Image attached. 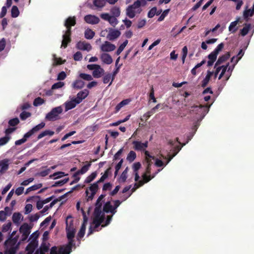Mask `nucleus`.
<instances>
[{
	"instance_id": "nucleus-1",
	"label": "nucleus",
	"mask_w": 254,
	"mask_h": 254,
	"mask_svg": "<svg viewBox=\"0 0 254 254\" xmlns=\"http://www.w3.org/2000/svg\"><path fill=\"white\" fill-rule=\"evenodd\" d=\"M16 233L14 231L9 235V238L4 243V254H15L19 248V244H17L18 236L14 237Z\"/></svg>"
},
{
	"instance_id": "nucleus-2",
	"label": "nucleus",
	"mask_w": 254,
	"mask_h": 254,
	"mask_svg": "<svg viewBox=\"0 0 254 254\" xmlns=\"http://www.w3.org/2000/svg\"><path fill=\"white\" fill-rule=\"evenodd\" d=\"M146 4L145 0H137L127 8L126 15L130 18H133L136 14H139L141 12V6H144Z\"/></svg>"
},
{
	"instance_id": "nucleus-3",
	"label": "nucleus",
	"mask_w": 254,
	"mask_h": 254,
	"mask_svg": "<svg viewBox=\"0 0 254 254\" xmlns=\"http://www.w3.org/2000/svg\"><path fill=\"white\" fill-rule=\"evenodd\" d=\"M63 109L61 106L53 108L45 117V120L48 121H55L61 119L60 115L62 113Z\"/></svg>"
},
{
	"instance_id": "nucleus-4",
	"label": "nucleus",
	"mask_w": 254,
	"mask_h": 254,
	"mask_svg": "<svg viewBox=\"0 0 254 254\" xmlns=\"http://www.w3.org/2000/svg\"><path fill=\"white\" fill-rule=\"evenodd\" d=\"M209 111V107L207 105L203 106L200 105L199 106H193L191 107L190 113V114L195 113L204 117Z\"/></svg>"
},
{
	"instance_id": "nucleus-5",
	"label": "nucleus",
	"mask_w": 254,
	"mask_h": 254,
	"mask_svg": "<svg viewBox=\"0 0 254 254\" xmlns=\"http://www.w3.org/2000/svg\"><path fill=\"white\" fill-rule=\"evenodd\" d=\"M68 243L62 246L59 249V254H69L72 251V248L75 246L73 239H68Z\"/></svg>"
},
{
	"instance_id": "nucleus-6",
	"label": "nucleus",
	"mask_w": 254,
	"mask_h": 254,
	"mask_svg": "<svg viewBox=\"0 0 254 254\" xmlns=\"http://www.w3.org/2000/svg\"><path fill=\"white\" fill-rule=\"evenodd\" d=\"M98 185L97 183L95 182L91 185V186L89 187L88 189H86L85 193L87 198V201L91 200L93 199L94 195L98 190Z\"/></svg>"
},
{
	"instance_id": "nucleus-7",
	"label": "nucleus",
	"mask_w": 254,
	"mask_h": 254,
	"mask_svg": "<svg viewBox=\"0 0 254 254\" xmlns=\"http://www.w3.org/2000/svg\"><path fill=\"white\" fill-rule=\"evenodd\" d=\"M31 227L27 223H23L19 228V232L22 234L21 241H25L30 233Z\"/></svg>"
},
{
	"instance_id": "nucleus-8",
	"label": "nucleus",
	"mask_w": 254,
	"mask_h": 254,
	"mask_svg": "<svg viewBox=\"0 0 254 254\" xmlns=\"http://www.w3.org/2000/svg\"><path fill=\"white\" fill-rule=\"evenodd\" d=\"M76 24V17L75 16H69L65 21L64 25L66 28L67 32L69 31H71V26H73Z\"/></svg>"
},
{
	"instance_id": "nucleus-9",
	"label": "nucleus",
	"mask_w": 254,
	"mask_h": 254,
	"mask_svg": "<svg viewBox=\"0 0 254 254\" xmlns=\"http://www.w3.org/2000/svg\"><path fill=\"white\" fill-rule=\"evenodd\" d=\"M71 31H69V32H67V30H66L64 32V34L63 35V40L62 42V45L61 47H63L64 48H65L67 47V45L70 43L71 39Z\"/></svg>"
},
{
	"instance_id": "nucleus-10",
	"label": "nucleus",
	"mask_w": 254,
	"mask_h": 254,
	"mask_svg": "<svg viewBox=\"0 0 254 254\" xmlns=\"http://www.w3.org/2000/svg\"><path fill=\"white\" fill-rule=\"evenodd\" d=\"M121 34V33L119 30L111 28L107 36V38L110 41H114L119 37Z\"/></svg>"
},
{
	"instance_id": "nucleus-11",
	"label": "nucleus",
	"mask_w": 254,
	"mask_h": 254,
	"mask_svg": "<svg viewBox=\"0 0 254 254\" xmlns=\"http://www.w3.org/2000/svg\"><path fill=\"white\" fill-rule=\"evenodd\" d=\"M37 246L38 241L36 238H34L26 247V250L27 251V254H33Z\"/></svg>"
},
{
	"instance_id": "nucleus-12",
	"label": "nucleus",
	"mask_w": 254,
	"mask_h": 254,
	"mask_svg": "<svg viewBox=\"0 0 254 254\" xmlns=\"http://www.w3.org/2000/svg\"><path fill=\"white\" fill-rule=\"evenodd\" d=\"M76 47L80 50L87 51H90L92 49V46L90 44L87 43L86 41H81L77 42Z\"/></svg>"
},
{
	"instance_id": "nucleus-13",
	"label": "nucleus",
	"mask_w": 254,
	"mask_h": 254,
	"mask_svg": "<svg viewBox=\"0 0 254 254\" xmlns=\"http://www.w3.org/2000/svg\"><path fill=\"white\" fill-rule=\"evenodd\" d=\"M87 222V218L86 215H84L83 216V222L82 224L80 230L77 234V239L78 241H79V239L83 238L84 236Z\"/></svg>"
},
{
	"instance_id": "nucleus-14",
	"label": "nucleus",
	"mask_w": 254,
	"mask_h": 254,
	"mask_svg": "<svg viewBox=\"0 0 254 254\" xmlns=\"http://www.w3.org/2000/svg\"><path fill=\"white\" fill-rule=\"evenodd\" d=\"M133 148L137 151H141L145 149L148 146V141L142 143L139 141H133L132 142Z\"/></svg>"
},
{
	"instance_id": "nucleus-15",
	"label": "nucleus",
	"mask_w": 254,
	"mask_h": 254,
	"mask_svg": "<svg viewBox=\"0 0 254 254\" xmlns=\"http://www.w3.org/2000/svg\"><path fill=\"white\" fill-rule=\"evenodd\" d=\"M84 19L86 23L91 24H96L100 21V19L97 16L91 14L85 16Z\"/></svg>"
},
{
	"instance_id": "nucleus-16",
	"label": "nucleus",
	"mask_w": 254,
	"mask_h": 254,
	"mask_svg": "<svg viewBox=\"0 0 254 254\" xmlns=\"http://www.w3.org/2000/svg\"><path fill=\"white\" fill-rule=\"evenodd\" d=\"M115 49V45L108 41H105L101 46V50L103 52H111Z\"/></svg>"
},
{
	"instance_id": "nucleus-17",
	"label": "nucleus",
	"mask_w": 254,
	"mask_h": 254,
	"mask_svg": "<svg viewBox=\"0 0 254 254\" xmlns=\"http://www.w3.org/2000/svg\"><path fill=\"white\" fill-rule=\"evenodd\" d=\"M9 160L4 159L0 161V175L4 173L9 168Z\"/></svg>"
},
{
	"instance_id": "nucleus-18",
	"label": "nucleus",
	"mask_w": 254,
	"mask_h": 254,
	"mask_svg": "<svg viewBox=\"0 0 254 254\" xmlns=\"http://www.w3.org/2000/svg\"><path fill=\"white\" fill-rule=\"evenodd\" d=\"M89 94V91L87 89H84L79 92L77 94V97L75 99L77 103H80Z\"/></svg>"
},
{
	"instance_id": "nucleus-19",
	"label": "nucleus",
	"mask_w": 254,
	"mask_h": 254,
	"mask_svg": "<svg viewBox=\"0 0 254 254\" xmlns=\"http://www.w3.org/2000/svg\"><path fill=\"white\" fill-rule=\"evenodd\" d=\"M230 57V54L229 52H227L226 54L220 56L216 61L214 67H216L217 66L220 65L222 63L226 62Z\"/></svg>"
},
{
	"instance_id": "nucleus-20",
	"label": "nucleus",
	"mask_w": 254,
	"mask_h": 254,
	"mask_svg": "<svg viewBox=\"0 0 254 254\" xmlns=\"http://www.w3.org/2000/svg\"><path fill=\"white\" fill-rule=\"evenodd\" d=\"M12 220L15 224L18 225L20 221L23 220V217L20 213L14 212L12 216Z\"/></svg>"
},
{
	"instance_id": "nucleus-21",
	"label": "nucleus",
	"mask_w": 254,
	"mask_h": 254,
	"mask_svg": "<svg viewBox=\"0 0 254 254\" xmlns=\"http://www.w3.org/2000/svg\"><path fill=\"white\" fill-rule=\"evenodd\" d=\"M79 103H77V100L75 98L71 101L66 102L65 103V111H67L74 108Z\"/></svg>"
},
{
	"instance_id": "nucleus-22",
	"label": "nucleus",
	"mask_w": 254,
	"mask_h": 254,
	"mask_svg": "<svg viewBox=\"0 0 254 254\" xmlns=\"http://www.w3.org/2000/svg\"><path fill=\"white\" fill-rule=\"evenodd\" d=\"M100 58L103 63L107 64H110L113 62V59L111 56L107 53L101 54Z\"/></svg>"
},
{
	"instance_id": "nucleus-23",
	"label": "nucleus",
	"mask_w": 254,
	"mask_h": 254,
	"mask_svg": "<svg viewBox=\"0 0 254 254\" xmlns=\"http://www.w3.org/2000/svg\"><path fill=\"white\" fill-rule=\"evenodd\" d=\"M186 144L184 143L182 145V146H177L174 149V153L172 155H169L168 157L166 158L165 159H167L166 164H167L181 150L182 147L184 146Z\"/></svg>"
},
{
	"instance_id": "nucleus-24",
	"label": "nucleus",
	"mask_w": 254,
	"mask_h": 254,
	"mask_svg": "<svg viewBox=\"0 0 254 254\" xmlns=\"http://www.w3.org/2000/svg\"><path fill=\"white\" fill-rule=\"evenodd\" d=\"M65 229L67 239H73L75 233V230L74 228H72L71 227H68V226H66Z\"/></svg>"
},
{
	"instance_id": "nucleus-25",
	"label": "nucleus",
	"mask_w": 254,
	"mask_h": 254,
	"mask_svg": "<svg viewBox=\"0 0 254 254\" xmlns=\"http://www.w3.org/2000/svg\"><path fill=\"white\" fill-rule=\"evenodd\" d=\"M254 15V12H252L251 9H248V6H246V9L243 12V17L246 22L249 20V17H251Z\"/></svg>"
},
{
	"instance_id": "nucleus-26",
	"label": "nucleus",
	"mask_w": 254,
	"mask_h": 254,
	"mask_svg": "<svg viewBox=\"0 0 254 254\" xmlns=\"http://www.w3.org/2000/svg\"><path fill=\"white\" fill-rule=\"evenodd\" d=\"M90 166L91 164L90 163H88L87 164L83 166L80 170L77 171L73 175V177H77L79 174H83L85 173L89 170Z\"/></svg>"
},
{
	"instance_id": "nucleus-27",
	"label": "nucleus",
	"mask_w": 254,
	"mask_h": 254,
	"mask_svg": "<svg viewBox=\"0 0 254 254\" xmlns=\"http://www.w3.org/2000/svg\"><path fill=\"white\" fill-rule=\"evenodd\" d=\"M104 73V70L102 68L101 66L100 68H96L92 72V75L94 78H100Z\"/></svg>"
},
{
	"instance_id": "nucleus-28",
	"label": "nucleus",
	"mask_w": 254,
	"mask_h": 254,
	"mask_svg": "<svg viewBox=\"0 0 254 254\" xmlns=\"http://www.w3.org/2000/svg\"><path fill=\"white\" fill-rule=\"evenodd\" d=\"M103 211L106 213L111 212L113 214H115L113 210V206L111 205L110 201H107L103 206Z\"/></svg>"
},
{
	"instance_id": "nucleus-29",
	"label": "nucleus",
	"mask_w": 254,
	"mask_h": 254,
	"mask_svg": "<svg viewBox=\"0 0 254 254\" xmlns=\"http://www.w3.org/2000/svg\"><path fill=\"white\" fill-rule=\"evenodd\" d=\"M240 19V17L237 18L236 20L235 21L232 22L229 26V30L233 33H234L238 30V28L236 27L237 25L238 24L239 20Z\"/></svg>"
},
{
	"instance_id": "nucleus-30",
	"label": "nucleus",
	"mask_w": 254,
	"mask_h": 254,
	"mask_svg": "<svg viewBox=\"0 0 254 254\" xmlns=\"http://www.w3.org/2000/svg\"><path fill=\"white\" fill-rule=\"evenodd\" d=\"M84 86V82L79 79L76 80L72 83V87L74 89H80L82 88Z\"/></svg>"
},
{
	"instance_id": "nucleus-31",
	"label": "nucleus",
	"mask_w": 254,
	"mask_h": 254,
	"mask_svg": "<svg viewBox=\"0 0 254 254\" xmlns=\"http://www.w3.org/2000/svg\"><path fill=\"white\" fill-rule=\"evenodd\" d=\"M251 27V24L250 23L245 24V26L240 30V34L242 36H246L250 31Z\"/></svg>"
},
{
	"instance_id": "nucleus-32",
	"label": "nucleus",
	"mask_w": 254,
	"mask_h": 254,
	"mask_svg": "<svg viewBox=\"0 0 254 254\" xmlns=\"http://www.w3.org/2000/svg\"><path fill=\"white\" fill-rule=\"evenodd\" d=\"M93 3L97 8H102L105 5L106 1L105 0H94Z\"/></svg>"
},
{
	"instance_id": "nucleus-33",
	"label": "nucleus",
	"mask_w": 254,
	"mask_h": 254,
	"mask_svg": "<svg viewBox=\"0 0 254 254\" xmlns=\"http://www.w3.org/2000/svg\"><path fill=\"white\" fill-rule=\"evenodd\" d=\"M104 220V215H102L101 217H95L93 223L95 224V228H98Z\"/></svg>"
},
{
	"instance_id": "nucleus-34",
	"label": "nucleus",
	"mask_w": 254,
	"mask_h": 254,
	"mask_svg": "<svg viewBox=\"0 0 254 254\" xmlns=\"http://www.w3.org/2000/svg\"><path fill=\"white\" fill-rule=\"evenodd\" d=\"M95 35V32L90 29H87L84 33L85 38L87 39H92Z\"/></svg>"
},
{
	"instance_id": "nucleus-35",
	"label": "nucleus",
	"mask_w": 254,
	"mask_h": 254,
	"mask_svg": "<svg viewBox=\"0 0 254 254\" xmlns=\"http://www.w3.org/2000/svg\"><path fill=\"white\" fill-rule=\"evenodd\" d=\"M53 56V60H54V63H53V65L54 66L62 64H64V63L65 62V60L63 61L61 58H57L55 54H54Z\"/></svg>"
},
{
	"instance_id": "nucleus-36",
	"label": "nucleus",
	"mask_w": 254,
	"mask_h": 254,
	"mask_svg": "<svg viewBox=\"0 0 254 254\" xmlns=\"http://www.w3.org/2000/svg\"><path fill=\"white\" fill-rule=\"evenodd\" d=\"M19 15V11L17 6L13 5L11 9V16L13 18H16Z\"/></svg>"
},
{
	"instance_id": "nucleus-37",
	"label": "nucleus",
	"mask_w": 254,
	"mask_h": 254,
	"mask_svg": "<svg viewBox=\"0 0 254 254\" xmlns=\"http://www.w3.org/2000/svg\"><path fill=\"white\" fill-rule=\"evenodd\" d=\"M160 171V169L158 170V171L157 172L155 173V174L154 175H153L152 176H151L150 175H148V174H143V176H142V178H143V181L145 183H148V182H149L152 179H153L155 176V175Z\"/></svg>"
},
{
	"instance_id": "nucleus-38",
	"label": "nucleus",
	"mask_w": 254,
	"mask_h": 254,
	"mask_svg": "<svg viewBox=\"0 0 254 254\" xmlns=\"http://www.w3.org/2000/svg\"><path fill=\"white\" fill-rule=\"evenodd\" d=\"M97 174L96 172H94L91 173V174L88 176L85 180L84 183L86 184H89L94 180L96 177Z\"/></svg>"
},
{
	"instance_id": "nucleus-39",
	"label": "nucleus",
	"mask_w": 254,
	"mask_h": 254,
	"mask_svg": "<svg viewBox=\"0 0 254 254\" xmlns=\"http://www.w3.org/2000/svg\"><path fill=\"white\" fill-rule=\"evenodd\" d=\"M38 250L40 252V254H45L46 253L48 252L49 247L46 243H43Z\"/></svg>"
},
{
	"instance_id": "nucleus-40",
	"label": "nucleus",
	"mask_w": 254,
	"mask_h": 254,
	"mask_svg": "<svg viewBox=\"0 0 254 254\" xmlns=\"http://www.w3.org/2000/svg\"><path fill=\"white\" fill-rule=\"evenodd\" d=\"M69 180V178H65L63 180H60L59 181L56 182L54 184L52 185L51 187H57L59 186H62L66 183Z\"/></svg>"
},
{
	"instance_id": "nucleus-41",
	"label": "nucleus",
	"mask_w": 254,
	"mask_h": 254,
	"mask_svg": "<svg viewBox=\"0 0 254 254\" xmlns=\"http://www.w3.org/2000/svg\"><path fill=\"white\" fill-rule=\"evenodd\" d=\"M67 195V193H65L64 194L58 198L55 199L53 200L49 205V207L52 208L56 203H57L58 201H60L64 198L65 196Z\"/></svg>"
},
{
	"instance_id": "nucleus-42",
	"label": "nucleus",
	"mask_w": 254,
	"mask_h": 254,
	"mask_svg": "<svg viewBox=\"0 0 254 254\" xmlns=\"http://www.w3.org/2000/svg\"><path fill=\"white\" fill-rule=\"evenodd\" d=\"M136 157V153L133 151H130L128 154L127 159L130 162L135 160Z\"/></svg>"
},
{
	"instance_id": "nucleus-43",
	"label": "nucleus",
	"mask_w": 254,
	"mask_h": 254,
	"mask_svg": "<svg viewBox=\"0 0 254 254\" xmlns=\"http://www.w3.org/2000/svg\"><path fill=\"white\" fill-rule=\"evenodd\" d=\"M45 126V123L44 122H41L40 124H39L37 125V126H35L34 127H33L31 129V130L34 133L38 131L39 130H40V129L43 128V127H44Z\"/></svg>"
},
{
	"instance_id": "nucleus-44",
	"label": "nucleus",
	"mask_w": 254,
	"mask_h": 254,
	"mask_svg": "<svg viewBox=\"0 0 254 254\" xmlns=\"http://www.w3.org/2000/svg\"><path fill=\"white\" fill-rule=\"evenodd\" d=\"M127 43L128 41L126 40L120 46V47H119L116 52V54L117 55H119L122 53V52L124 50L126 46L127 45Z\"/></svg>"
},
{
	"instance_id": "nucleus-45",
	"label": "nucleus",
	"mask_w": 254,
	"mask_h": 254,
	"mask_svg": "<svg viewBox=\"0 0 254 254\" xmlns=\"http://www.w3.org/2000/svg\"><path fill=\"white\" fill-rule=\"evenodd\" d=\"M111 13L113 16L119 17L121 13L120 8L117 7H114L111 9Z\"/></svg>"
},
{
	"instance_id": "nucleus-46",
	"label": "nucleus",
	"mask_w": 254,
	"mask_h": 254,
	"mask_svg": "<svg viewBox=\"0 0 254 254\" xmlns=\"http://www.w3.org/2000/svg\"><path fill=\"white\" fill-rule=\"evenodd\" d=\"M65 174L64 172H56L55 173H54L52 175H51L50 176V178H53L54 179H59V178H60L64 176H65Z\"/></svg>"
},
{
	"instance_id": "nucleus-47",
	"label": "nucleus",
	"mask_w": 254,
	"mask_h": 254,
	"mask_svg": "<svg viewBox=\"0 0 254 254\" xmlns=\"http://www.w3.org/2000/svg\"><path fill=\"white\" fill-rule=\"evenodd\" d=\"M229 65V63H228L225 65L219 66V67H221V70H222V71L218 77L219 79H220L223 76L227 69Z\"/></svg>"
},
{
	"instance_id": "nucleus-48",
	"label": "nucleus",
	"mask_w": 254,
	"mask_h": 254,
	"mask_svg": "<svg viewBox=\"0 0 254 254\" xmlns=\"http://www.w3.org/2000/svg\"><path fill=\"white\" fill-rule=\"evenodd\" d=\"M45 102V100L41 97H37L35 98L33 102V105L34 106H38L42 105Z\"/></svg>"
},
{
	"instance_id": "nucleus-49",
	"label": "nucleus",
	"mask_w": 254,
	"mask_h": 254,
	"mask_svg": "<svg viewBox=\"0 0 254 254\" xmlns=\"http://www.w3.org/2000/svg\"><path fill=\"white\" fill-rule=\"evenodd\" d=\"M79 76L81 79L86 81H91L93 79L92 76L88 74L81 73Z\"/></svg>"
},
{
	"instance_id": "nucleus-50",
	"label": "nucleus",
	"mask_w": 254,
	"mask_h": 254,
	"mask_svg": "<svg viewBox=\"0 0 254 254\" xmlns=\"http://www.w3.org/2000/svg\"><path fill=\"white\" fill-rule=\"evenodd\" d=\"M102 213V208H101L100 206L95 207L94 211V214L95 217H101Z\"/></svg>"
},
{
	"instance_id": "nucleus-51",
	"label": "nucleus",
	"mask_w": 254,
	"mask_h": 254,
	"mask_svg": "<svg viewBox=\"0 0 254 254\" xmlns=\"http://www.w3.org/2000/svg\"><path fill=\"white\" fill-rule=\"evenodd\" d=\"M128 168L127 167L123 171L120 176V180L122 182H125L127 179V173L128 172Z\"/></svg>"
},
{
	"instance_id": "nucleus-52",
	"label": "nucleus",
	"mask_w": 254,
	"mask_h": 254,
	"mask_svg": "<svg viewBox=\"0 0 254 254\" xmlns=\"http://www.w3.org/2000/svg\"><path fill=\"white\" fill-rule=\"evenodd\" d=\"M19 123V120L17 118H14L10 119L8 121V125L11 127H15Z\"/></svg>"
},
{
	"instance_id": "nucleus-53",
	"label": "nucleus",
	"mask_w": 254,
	"mask_h": 254,
	"mask_svg": "<svg viewBox=\"0 0 254 254\" xmlns=\"http://www.w3.org/2000/svg\"><path fill=\"white\" fill-rule=\"evenodd\" d=\"M31 116V114L28 112L23 111L20 114V118L21 120L24 121Z\"/></svg>"
},
{
	"instance_id": "nucleus-54",
	"label": "nucleus",
	"mask_w": 254,
	"mask_h": 254,
	"mask_svg": "<svg viewBox=\"0 0 254 254\" xmlns=\"http://www.w3.org/2000/svg\"><path fill=\"white\" fill-rule=\"evenodd\" d=\"M108 22L109 23L113 26V27H115L118 23V19H117L116 17L111 16Z\"/></svg>"
},
{
	"instance_id": "nucleus-55",
	"label": "nucleus",
	"mask_w": 254,
	"mask_h": 254,
	"mask_svg": "<svg viewBox=\"0 0 254 254\" xmlns=\"http://www.w3.org/2000/svg\"><path fill=\"white\" fill-rule=\"evenodd\" d=\"M10 139V136H5L0 138V146L7 143Z\"/></svg>"
},
{
	"instance_id": "nucleus-56",
	"label": "nucleus",
	"mask_w": 254,
	"mask_h": 254,
	"mask_svg": "<svg viewBox=\"0 0 254 254\" xmlns=\"http://www.w3.org/2000/svg\"><path fill=\"white\" fill-rule=\"evenodd\" d=\"M11 223L9 222L6 224H4L3 225L2 227L1 231L2 232H6L11 229Z\"/></svg>"
},
{
	"instance_id": "nucleus-57",
	"label": "nucleus",
	"mask_w": 254,
	"mask_h": 254,
	"mask_svg": "<svg viewBox=\"0 0 254 254\" xmlns=\"http://www.w3.org/2000/svg\"><path fill=\"white\" fill-rule=\"evenodd\" d=\"M64 83L63 82H61V81L58 82L57 83H54L52 85V89L54 90V89H59V88H62V87H63L64 86Z\"/></svg>"
},
{
	"instance_id": "nucleus-58",
	"label": "nucleus",
	"mask_w": 254,
	"mask_h": 254,
	"mask_svg": "<svg viewBox=\"0 0 254 254\" xmlns=\"http://www.w3.org/2000/svg\"><path fill=\"white\" fill-rule=\"evenodd\" d=\"M224 46V44L223 43H221L217 46L213 52L218 55L219 52L222 50Z\"/></svg>"
},
{
	"instance_id": "nucleus-59",
	"label": "nucleus",
	"mask_w": 254,
	"mask_h": 254,
	"mask_svg": "<svg viewBox=\"0 0 254 254\" xmlns=\"http://www.w3.org/2000/svg\"><path fill=\"white\" fill-rule=\"evenodd\" d=\"M170 11V9H167L165 10L162 14L160 16V17L158 19V21H162L164 20L165 17L168 15L169 12Z\"/></svg>"
},
{
	"instance_id": "nucleus-60",
	"label": "nucleus",
	"mask_w": 254,
	"mask_h": 254,
	"mask_svg": "<svg viewBox=\"0 0 254 254\" xmlns=\"http://www.w3.org/2000/svg\"><path fill=\"white\" fill-rule=\"evenodd\" d=\"M157 8L156 7H154L152 8L148 13V17L149 18H152L156 13Z\"/></svg>"
},
{
	"instance_id": "nucleus-61",
	"label": "nucleus",
	"mask_w": 254,
	"mask_h": 254,
	"mask_svg": "<svg viewBox=\"0 0 254 254\" xmlns=\"http://www.w3.org/2000/svg\"><path fill=\"white\" fill-rule=\"evenodd\" d=\"M217 56V54L212 52L208 56V58L209 61L214 62L216 60Z\"/></svg>"
},
{
	"instance_id": "nucleus-62",
	"label": "nucleus",
	"mask_w": 254,
	"mask_h": 254,
	"mask_svg": "<svg viewBox=\"0 0 254 254\" xmlns=\"http://www.w3.org/2000/svg\"><path fill=\"white\" fill-rule=\"evenodd\" d=\"M73 59L76 61H80L82 59V55L80 52H77L73 55Z\"/></svg>"
},
{
	"instance_id": "nucleus-63",
	"label": "nucleus",
	"mask_w": 254,
	"mask_h": 254,
	"mask_svg": "<svg viewBox=\"0 0 254 254\" xmlns=\"http://www.w3.org/2000/svg\"><path fill=\"white\" fill-rule=\"evenodd\" d=\"M51 169H47L45 170L42 171L40 172L37 173V175L41 177H45L47 176L50 172Z\"/></svg>"
},
{
	"instance_id": "nucleus-64",
	"label": "nucleus",
	"mask_w": 254,
	"mask_h": 254,
	"mask_svg": "<svg viewBox=\"0 0 254 254\" xmlns=\"http://www.w3.org/2000/svg\"><path fill=\"white\" fill-rule=\"evenodd\" d=\"M32 205L31 204H27L25 206V214H28L32 210Z\"/></svg>"
}]
</instances>
